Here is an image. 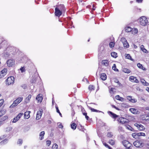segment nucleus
<instances>
[{
  "label": "nucleus",
  "instance_id": "f257e3e1",
  "mask_svg": "<svg viewBox=\"0 0 149 149\" xmlns=\"http://www.w3.org/2000/svg\"><path fill=\"white\" fill-rule=\"evenodd\" d=\"M139 23L140 25L142 26H145L148 24V18L145 16H142L139 19Z\"/></svg>",
  "mask_w": 149,
  "mask_h": 149
},
{
  "label": "nucleus",
  "instance_id": "f03ea898",
  "mask_svg": "<svg viewBox=\"0 0 149 149\" xmlns=\"http://www.w3.org/2000/svg\"><path fill=\"white\" fill-rule=\"evenodd\" d=\"M23 99L22 97H18L13 102V103L9 107L13 108L15 107L23 100Z\"/></svg>",
  "mask_w": 149,
  "mask_h": 149
},
{
  "label": "nucleus",
  "instance_id": "7ed1b4c3",
  "mask_svg": "<svg viewBox=\"0 0 149 149\" xmlns=\"http://www.w3.org/2000/svg\"><path fill=\"white\" fill-rule=\"evenodd\" d=\"M15 78L13 76L8 77L5 81L6 85L8 86L13 85L14 83Z\"/></svg>",
  "mask_w": 149,
  "mask_h": 149
},
{
  "label": "nucleus",
  "instance_id": "20e7f679",
  "mask_svg": "<svg viewBox=\"0 0 149 149\" xmlns=\"http://www.w3.org/2000/svg\"><path fill=\"white\" fill-rule=\"evenodd\" d=\"M133 144L137 148H142L144 145V143L142 141L138 140L135 141L133 143Z\"/></svg>",
  "mask_w": 149,
  "mask_h": 149
},
{
  "label": "nucleus",
  "instance_id": "39448f33",
  "mask_svg": "<svg viewBox=\"0 0 149 149\" xmlns=\"http://www.w3.org/2000/svg\"><path fill=\"white\" fill-rule=\"evenodd\" d=\"M117 121L121 124L127 123H128V120L127 119L123 117L118 118Z\"/></svg>",
  "mask_w": 149,
  "mask_h": 149
},
{
  "label": "nucleus",
  "instance_id": "423d86ee",
  "mask_svg": "<svg viewBox=\"0 0 149 149\" xmlns=\"http://www.w3.org/2000/svg\"><path fill=\"white\" fill-rule=\"evenodd\" d=\"M129 80L133 83H138L139 82V80L137 79V77L133 76H130L129 78Z\"/></svg>",
  "mask_w": 149,
  "mask_h": 149
},
{
  "label": "nucleus",
  "instance_id": "0eeeda50",
  "mask_svg": "<svg viewBox=\"0 0 149 149\" xmlns=\"http://www.w3.org/2000/svg\"><path fill=\"white\" fill-rule=\"evenodd\" d=\"M7 71V69L4 68L0 72V79L3 78L6 74Z\"/></svg>",
  "mask_w": 149,
  "mask_h": 149
},
{
  "label": "nucleus",
  "instance_id": "6e6552de",
  "mask_svg": "<svg viewBox=\"0 0 149 149\" xmlns=\"http://www.w3.org/2000/svg\"><path fill=\"white\" fill-rule=\"evenodd\" d=\"M134 125L136 126L137 129L140 131H143L144 130L145 128V127L141 124H139L137 123H136L134 124Z\"/></svg>",
  "mask_w": 149,
  "mask_h": 149
},
{
  "label": "nucleus",
  "instance_id": "1a4fd4ad",
  "mask_svg": "<svg viewBox=\"0 0 149 149\" xmlns=\"http://www.w3.org/2000/svg\"><path fill=\"white\" fill-rule=\"evenodd\" d=\"M55 8H57L62 12L65 11V8L63 5L60 4L59 5L56 6Z\"/></svg>",
  "mask_w": 149,
  "mask_h": 149
},
{
  "label": "nucleus",
  "instance_id": "9d476101",
  "mask_svg": "<svg viewBox=\"0 0 149 149\" xmlns=\"http://www.w3.org/2000/svg\"><path fill=\"white\" fill-rule=\"evenodd\" d=\"M8 66L12 67L15 65V60L13 59H9L6 62Z\"/></svg>",
  "mask_w": 149,
  "mask_h": 149
},
{
  "label": "nucleus",
  "instance_id": "9b49d317",
  "mask_svg": "<svg viewBox=\"0 0 149 149\" xmlns=\"http://www.w3.org/2000/svg\"><path fill=\"white\" fill-rule=\"evenodd\" d=\"M43 112V111L42 109L37 111L36 117V120H39L41 118Z\"/></svg>",
  "mask_w": 149,
  "mask_h": 149
},
{
  "label": "nucleus",
  "instance_id": "f8f14e48",
  "mask_svg": "<svg viewBox=\"0 0 149 149\" xmlns=\"http://www.w3.org/2000/svg\"><path fill=\"white\" fill-rule=\"evenodd\" d=\"M121 40L123 42V45L124 47L127 48L129 47V44L125 38H122Z\"/></svg>",
  "mask_w": 149,
  "mask_h": 149
},
{
  "label": "nucleus",
  "instance_id": "ddd939ff",
  "mask_svg": "<svg viewBox=\"0 0 149 149\" xmlns=\"http://www.w3.org/2000/svg\"><path fill=\"white\" fill-rule=\"evenodd\" d=\"M23 115V113H19L16 117L15 118L13 119L12 122L14 123L16 122L19 119V118Z\"/></svg>",
  "mask_w": 149,
  "mask_h": 149
},
{
  "label": "nucleus",
  "instance_id": "4468645a",
  "mask_svg": "<svg viewBox=\"0 0 149 149\" xmlns=\"http://www.w3.org/2000/svg\"><path fill=\"white\" fill-rule=\"evenodd\" d=\"M108 113L111 118L115 119L119 116L117 115L111 111H108Z\"/></svg>",
  "mask_w": 149,
  "mask_h": 149
},
{
  "label": "nucleus",
  "instance_id": "2eb2a0df",
  "mask_svg": "<svg viewBox=\"0 0 149 149\" xmlns=\"http://www.w3.org/2000/svg\"><path fill=\"white\" fill-rule=\"evenodd\" d=\"M62 12L58 10H57V8L55 9L54 14L56 16L59 17L62 15Z\"/></svg>",
  "mask_w": 149,
  "mask_h": 149
},
{
  "label": "nucleus",
  "instance_id": "dca6fc26",
  "mask_svg": "<svg viewBox=\"0 0 149 149\" xmlns=\"http://www.w3.org/2000/svg\"><path fill=\"white\" fill-rule=\"evenodd\" d=\"M128 100L132 103H135L137 102V100L134 98H132V97L131 96H128L127 97Z\"/></svg>",
  "mask_w": 149,
  "mask_h": 149
},
{
  "label": "nucleus",
  "instance_id": "f3484780",
  "mask_svg": "<svg viewBox=\"0 0 149 149\" xmlns=\"http://www.w3.org/2000/svg\"><path fill=\"white\" fill-rule=\"evenodd\" d=\"M81 109L82 114L83 115L85 116L86 119L87 120H88L89 119V117L87 115V113H86V111L84 109V108H81Z\"/></svg>",
  "mask_w": 149,
  "mask_h": 149
},
{
  "label": "nucleus",
  "instance_id": "a211bd4d",
  "mask_svg": "<svg viewBox=\"0 0 149 149\" xmlns=\"http://www.w3.org/2000/svg\"><path fill=\"white\" fill-rule=\"evenodd\" d=\"M36 99L38 102H41L42 100V95L41 94H38L36 96Z\"/></svg>",
  "mask_w": 149,
  "mask_h": 149
},
{
  "label": "nucleus",
  "instance_id": "6ab92c4d",
  "mask_svg": "<svg viewBox=\"0 0 149 149\" xmlns=\"http://www.w3.org/2000/svg\"><path fill=\"white\" fill-rule=\"evenodd\" d=\"M141 119L144 121H148L149 120V116L146 115H143L141 116Z\"/></svg>",
  "mask_w": 149,
  "mask_h": 149
},
{
  "label": "nucleus",
  "instance_id": "aec40b11",
  "mask_svg": "<svg viewBox=\"0 0 149 149\" xmlns=\"http://www.w3.org/2000/svg\"><path fill=\"white\" fill-rule=\"evenodd\" d=\"M101 63L103 65L107 67L109 65V62L108 60H103L102 61Z\"/></svg>",
  "mask_w": 149,
  "mask_h": 149
},
{
  "label": "nucleus",
  "instance_id": "412c9836",
  "mask_svg": "<svg viewBox=\"0 0 149 149\" xmlns=\"http://www.w3.org/2000/svg\"><path fill=\"white\" fill-rule=\"evenodd\" d=\"M31 111H26L24 113V118L25 119H28L30 116V113Z\"/></svg>",
  "mask_w": 149,
  "mask_h": 149
},
{
  "label": "nucleus",
  "instance_id": "4be33fe9",
  "mask_svg": "<svg viewBox=\"0 0 149 149\" xmlns=\"http://www.w3.org/2000/svg\"><path fill=\"white\" fill-rule=\"evenodd\" d=\"M100 77L102 80H105L106 79L107 76L105 73H102L100 75Z\"/></svg>",
  "mask_w": 149,
  "mask_h": 149
},
{
  "label": "nucleus",
  "instance_id": "5701e85b",
  "mask_svg": "<svg viewBox=\"0 0 149 149\" xmlns=\"http://www.w3.org/2000/svg\"><path fill=\"white\" fill-rule=\"evenodd\" d=\"M122 71L125 73L129 74L131 72V70L128 68H124L122 69Z\"/></svg>",
  "mask_w": 149,
  "mask_h": 149
},
{
  "label": "nucleus",
  "instance_id": "b1692460",
  "mask_svg": "<svg viewBox=\"0 0 149 149\" xmlns=\"http://www.w3.org/2000/svg\"><path fill=\"white\" fill-rule=\"evenodd\" d=\"M130 112H131L132 113L134 114H136L137 113V112L138 111L137 110L134 108H131L130 109Z\"/></svg>",
  "mask_w": 149,
  "mask_h": 149
},
{
  "label": "nucleus",
  "instance_id": "393cba45",
  "mask_svg": "<svg viewBox=\"0 0 149 149\" xmlns=\"http://www.w3.org/2000/svg\"><path fill=\"white\" fill-rule=\"evenodd\" d=\"M45 134L44 131H42L40 132L39 134V139L40 140H42L44 138V136Z\"/></svg>",
  "mask_w": 149,
  "mask_h": 149
},
{
  "label": "nucleus",
  "instance_id": "a878e982",
  "mask_svg": "<svg viewBox=\"0 0 149 149\" xmlns=\"http://www.w3.org/2000/svg\"><path fill=\"white\" fill-rule=\"evenodd\" d=\"M141 82L143 85L147 86L148 85V83L146 82L143 79H140Z\"/></svg>",
  "mask_w": 149,
  "mask_h": 149
},
{
  "label": "nucleus",
  "instance_id": "bb28decb",
  "mask_svg": "<svg viewBox=\"0 0 149 149\" xmlns=\"http://www.w3.org/2000/svg\"><path fill=\"white\" fill-rule=\"evenodd\" d=\"M77 128V129L79 130L84 132L85 129H84V126H82L81 125H79L78 126Z\"/></svg>",
  "mask_w": 149,
  "mask_h": 149
},
{
  "label": "nucleus",
  "instance_id": "cd10ccee",
  "mask_svg": "<svg viewBox=\"0 0 149 149\" xmlns=\"http://www.w3.org/2000/svg\"><path fill=\"white\" fill-rule=\"evenodd\" d=\"M140 48L141 50L144 53H148V52L147 50L144 47V46L143 45H141Z\"/></svg>",
  "mask_w": 149,
  "mask_h": 149
},
{
  "label": "nucleus",
  "instance_id": "c85d7f7f",
  "mask_svg": "<svg viewBox=\"0 0 149 149\" xmlns=\"http://www.w3.org/2000/svg\"><path fill=\"white\" fill-rule=\"evenodd\" d=\"M88 89L90 91H94L95 89V87L93 85H90L88 87Z\"/></svg>",
  "mask_w": 149,
  "mask_h": 149
},
{
  "label": "nucleus",
  "instance_id": "c756f323",
  "mask_svg": "<svg viewBox=\"0 0 149 149\" xmlns=\"http://www.w3.org/2000/svg\"><path fill=\"white\" fill-rule=\"evenodd\" d=\"M125 57L126 58H127L128 59H130L132 61H134V59H133V58H132V57L130 54H125Z\"/></svg>",
  "mask_w": 149,
  "mask_h": 149
},
{
  "label": "nucleus",
  "instance_id": "7c9ffc66",
  "mask_svg": "<svg viewBox=\"0 0 149 149\" xmlns=\"http://www.w3.org/2000/svg\"><path fill=\"white\" fill-rule=\"evenodd\" d=\"M137 67L143 70H146V69L145 68L143 67L142 65L140 64V63H138L137 64Z\"/></svg>",
  "mask_w": 149,
  "mask_h": 149
},
{
  "label": "nucleus",
  "instance_id": "2f4dec72",
  "mask_svg": "<svg viewBox=\"0 0 149 149\" xmlns=\"http://www.w3.org/2000/svg\"><path fill=\"white\" fill-rule=\"evenodd\" d=\"M116 99L118 100L123 101L124 100V98L122 97H120L119 95H117L115 96Z\"/></svg>",
  "mask_w": 149,
  "mask_h": 149
},
{
  "label": "nucleus",
  "instance_id": "473e14b6",
  "mask_svg": "<svg viewBox=\"0 0 149 149\" xmlns=\"http://www.w3.org/2000/svg\"><path fill=\"white\" fill-rule=\"evenodd\" d=\"M31 97V95H29L27 97H26L25 99V102L26 103H28L29 102L30 100Z\"/></svg>",
  "mask_w": 149,
  "mask_h": 149
},
{
  "label": "nucleus",
  "instance_id": "72a5a7b5",
  "mask_svg": "<svg viewBox=\"0 0 149 149\" xmlns=\"http://www.w3.org/2000/svg\"><path fill=\"white\" fill-rule=\"evenodd\" d=\"M133 30V29L131 27L129 26L127 27L125 29V31L126 32H132Z\"/></svg>",
  "mask_w": 149,
  "mask_h": 149
},
{
  "label": "nucleus",
  "instance_id": "f704fd0d",
  "mask_svg": "<svg viewBox=\"0 0 149 149\" xmlns=\"http://www.w3.org/2000/svg\"><path fill=\"white\" fill-rule=\"evenodd\" d=\"M132 136L135 139H138L139 138V136H138V133H133L132 134Z\"/></svg>",
  "mask_w": 149,
  "mask_h": 149
},
{
  "label": "nucleus",
  "instance_id": "c9c22d12",
  "mask_svg": "<svg viewBox=\"0 0 149 149\" xmlns=\"http://www.w3.org/2000/svg\"><path fill=\"white\" fill-rule=\"evenodd\" d=\"M77 125L75 123H73L71 125V128L72 129L74 130L77 127Z\"/></svg>",
  "mask_w": 149,
  "mask_h": 149
},
{
  "label": "nucleus",
  "instance_id": "e433bc0d",
  "mask_svg": "<svg viewBox=\"0 0 149 149\" xmlns=\"http://www.w3.org/2000/svg\"><path fill=\"white\" fill-rule=\"evenodd\" d=\"M115 88H111L109 90V93L112 94H113L116 92L115 91Z\"/></svg>",
  "mask_w": 149,
  "mask_h": 149
},
{
  "label": "nucleus",
  "instance_id": "4c0bfd02",
  "mask_svg": "<svg viewBox=\"0 0 149 149\" xmlns=\"http://www.w3.org/2000/svg\"><path fill=\"white\" fill-rule=\"evenodd\" d=\"M117 53L114 52H112L111 53V55L112 57L116 58L117 56Z\"/></svg>",
  "mask_w": 149,
  "mask_h": 149
},
{
  "label": "nucleus",
  "instance_id": "58836bf2",
  "mask_svg": "<svg viewBox=\"0 0 149 149\" xmlns=\"http://www.w3.org/2000/svg\"><path fill=\"white\" fill-rule=\"evenodd\" d=\"M6 113L5 111L1 109L0 110V118L4 115Z\"/></svg>",
  "mask_w": 149,
  "mask_h": 149
},
{
  "label": "nucleus",
  "instance_id": "ea45409f",
  "mask_svg": "<svg viewBox=\"0 0 149 149\" xmlns=\"http://www.w3.org/2000/svg\"><path fill=\"white\" fill-rule=\"evenodd\" d=\"M89 108L91 110V111L92 112H100V111L95 109L93 108H92L91 107H89Z\"/></svg>",
  "mask_w": 149,
  "mask_h": 149
},
{
  "label": "nucleus",
  "instance_id": "a19ab883",
  "mask_svg": "<svg viewBox=\"0 0 149 149\" xmlns=\"http://www.w3.org/2000/svg\"><path fill=\"white\" fill-rule=\"evenodd\" d=\"M138 32V29L136 28H134L133 29V30L132 31V33L134 34H136Z\"/></svg>",
  "mask_w": 149,
  "mask_h": 149
},
{
  "label": "nucleus",
  "instance_id": "79ce46f5",
  "mask_svg": "<svg viewBox=\"0 0 149 149\" xmlns=\"http://www.w3.org/2000/svg\"><path fill=\"white\" fill-rule=\"evenodd\" d=\"M112 69L115 71H118V69L116 68V65L115 64H113V66L112 67Z\"/></svg>",
  "mask_w": 149,
  "mask_h": 149
},
{
  "label": "nucleus",
  "instance_id": "37998d69",
  "mask_svg": "<svg viewBox=\"0 0 149 149\" xmlns=\"http://www.w3.org/2000/svg\"><path fill=\"white\" fill-rule=\"evenodd\" d=\"M138 136H139H139H146L145 134L143 132H139L138 133Z\"/></svg>",
  "mask_w": 149,
  "mask_h": 149
},
{
  "label": "nucleus",
  "instance_id": "c03bdc74",
  "mask_svg": "<svg viewBox=\"0 0 149 149\" xmlns=\"http://www.w3.org/2000/svg\"><path fill=\"white\" fill-rule=\"evenodd\" d=\"M52 148L53 149H58V145L56 143H54L52 146Z\"/></svg>",
  "mask_w": 149,
  "mask_h": 149
},
{
  "label": "nucleus",
  "instance_id": "a18cd8bd",
  "mask_svg": "<svg viewBox=\"0 0 149 149\" xmlns=\"http://www.w3.org/2000/svg\"><path fill=\"white\" fill-rule=\"evenodd\" d=\"M115 45L114 42H111L109 43V45L111 48H112L114 47Z\"/></svg>",
  "mask_w": 149,
  "mask_h": 149
},
{
  "label": "nucleus",
  "instance_id": "49530a36",
  "mask_svg": "<svg viewBox=\"0 0 149 149\" xmlns=\"http://www.w3.org/2000/svg\"><path fill=\"white\" fill-rule=\"evenodd\" d=\"M109 143L112 145H113L115 144V141L111 139L109 141Z\"/></svg>",
  "mask_w": 149,
  "mask_h": 149
},
{
  "label": "nucleus",
  "instance_id": "de8ad7c7",
  "mask_svg": "<svg viewBox=\"0 0 149 149\" xmlns=\"http://www.w3.org/2000/svg\"><path fill=\"white\" fill-rule=\"evenodd\" d=\"M20 70L22 73L24 72L25 71V68L24 67H21L20 68Z\"/></svg>",
  "mask_w": 149,
  "mask_h": 149
},
{
  "label": "nucleus",
  "instance_id": "09e8293b",
  "mask_svg": "<svg viewBox=\"0 0 149 149\" xmlns=\"http://www.w3.org/2000/svg\"><path fill=\"white\" fill-rule=\"evenodd\" d=\"M104 145L107 148H108L109 149H112V148L110 147L106 143H103Z\"/></svg>",
  "mask_w": 149,
  "mask_h": 149
},
{
  "label": "nucleus",
  "instance_id": "8fccbe9b",
  "mask_svg": "<svg viewBox=\"0 0 149 149\" xmlns=\"http://www.w3.org/2000/svg\"><path fill=\"white\" fill-rule=\"evenodd\" d=\"M8 116H4L3 117H2L1 118V120L3 121H4L8 119Z\"/></svg>",
  "mask_w": 149,
  "mask_h": 149
},
{
  "label": "nucleus",
  "instance_id": "3c124183",
  "mask_svg": "<svg viewBox=\"0 0 149 149\" xmlns=\"http://www.w3.org/2000/svg\"><path fill=\"white\" fill-rule=\"evenodd\" d=\"M23 141L22 139H19L17 141V143L21 145Z\"/></svg>",
  "mask_w": 149,
  "mask_h": 149
},
{
  "label": "nucleus",
  "instance_id": "603ef678",
  "mask_svg": "<svg viewBox=\"0 0 149 149\" xmlns=\"http://www.w3.org/2000/svg\"><path fill=\"white\" fill-rule=\"evenodd\" d=\"M58 127L59 128L63 129V126L61 123H58Z\"/></svg>",
  "mask_w": 149,
  "mask_h": 149
},
{
  "label": "nucleus",
  "instance_id": "864d4df0",
  "mask_svg": "<svg viewBox=\"0 0 149 149\" xmlns=\"http://www.w3.org/2000/svg\"><path fill=\"white\" fill-rule=\"evenodd\" d=\"M107 136L109 137H111L113 135L111 132H108L107 134Z\"/></svg>",
  "mask_w": 149,
  "mask_h": 149
},
{
  "label": "nucleus",
  "instance_id": "5fc2aeb1",
  "mask_svg": "<svg viewBox=\"0 0 149 149\" xmlns=\"http://www.w3.org/2000/svg\"><path fill=\"white\" fill-rule=\"evenodd\" d=\"M51 143V141L50 140H47L46 141V144L48 146H49Z\"/></svg>",
  "mask_w": 149,
  "mask_h": 149
},
{
  "label": "nucleus",
  "instance_id": "6e6d98bb",
  "mask_svg": "<svg viewBox=\"0 0 149 149\" xmlns=\"http://www.w3.org/2000/svg\"><path fill=\"white\" fill-rule=\"evenodd\" d=\"M4 102V101L3 99H1L0 100V106L1 107V106L3 104Z\"/></svg>",
  "mask_w": 149,
  "mask_h": 149
},
{
  "label": "nucleus",
  "instance_id": "4d7b16f0",
  "mask_svg": "<svg viewBox=\"0 0 149 149\" xmlns=\"http://www.w3.org/2000/svg\"><path fill=\"white\" fill-rule=\"evenodd\" d=\"M111 106L112 107V108L115 109H116L117 110H120V109L116 107L115 106L113 105H111Z\"/></svg>",
  "mask_w": 149,
  "mask_h": 149
},
{
  "label": "nucleus",
  "instance_id": "13d9d810",
  "mask_svg": "<svg viewBox=\"0 0 149 149\" xmlns=\"http://www.w3.org/2000/svg\"><path fill=\"white\" fill-rule=\"evenodd\" d=\"M4 56L6 57H8L10 56V54L7 52L5 53L4 54Z\"/></svg>",
  "mask_w": 149,
  "mask_h": 149
},
{
  "label": "nucleus",
  "instance_id": "bf43d9fd",
  "mask_svg": "<svg viewBox=\"0 0 149 149\" xmlns=\"http://www.w3.org/2000/svg\"><path fill=\"white\" fill-rule=\"evenodd\" d=\"M125 127L127 129L130 130V128H131V127L128 125H125Z\"/></svg>",
  "mask_w": 149,
  "mask_h": 149
},
{
  "label": "nucleus",
  "instance_id": "052dcab7",
  "mask_svg": "<svg viewBox=\"0 0 149 149\" xmlns=\"http://www.w3.org/2000/svg\"><path fill=\"white\" fill-rule=\"evenodd\" d=\"M56 112L58 113L60 111L58 109V108L57 106H56Z\"/></svg>",
  "mask_w": 149,
  "mask_h": 149
},
{
  "label": "nucleus",
  "instance_id": "680f3d73",
  "mask_svg": "<svg viewBox=\"0 0 149 149\" xmlns=\"http://www.w3.org/2000/svg\"><path fill=\"white\" fill-rule=\"evenodd\" d=\"M146 147L148 149H149V143H147L145 144Z\"/></svg>",
  "mask_w": 149,
  "mask_h": 149
},
{
  "label": "nucleus",
  "instance_id": "e2e57ef3",
  "mask_svg": "<svg viewBox=\"0 0 149 149\" xmlns=\"http://www.w3.org/2000/svg\"><path fill=\"white\" fill-rule=\"evenodd\" d=\"M96 7L94 4L93 5V7L92 9V10L94 11Z\"/></svg>",
  "mask_w": 149,
  "mask_h": 149
},
{
  "label": "nucleus",
  "instance_id": "0e129e2a",
  "mask_svg": "<svg viewBox=\"0 0 149 149\" xmlns=\"http://www.w3.org/2000/svg\"><path fill=\"white\" fill-rule=\"evenodd\" d=\"M136 1L138 3H141L142 2L143 0H136Z\"/></svg>",
  "mask_w": 149,
  "mask_h": 149
},
{
  "label": "nucleus",
  "instance_id": "69168bd1",
  "mask_svg": "<svg viewBox=\"0 0 149 149\" xmlns=\"http://www.w3.org/2000/svg\"><path fill=\"white\" fill-rule=\"evenodd\" d=\"M137 11L138 12H140L141 11V9L140 8H137Z\"/></svg>",
  "mask_w": 149,
  "mask_h": 149
},
{
  "label": "nucleus",
  "instance_id": "338daca9",
  "mask_svg": "<svg viewBox=\"0 0 149 149\" xmlns=\"http://www.w3.org/2000/svg\"><path fill=\"white\" fill-rule=\"evenodd\" d=\"M47 122L48 124H50L52 123V121L51 120H47Z\"/></svg>",
  "mask_w": 149,
  "mask_h": 149
},
{
  "label": "nucleus",
  "instance_id": "774afa93",
  "mask_svg": "<svg viewBox=\"0 0 149 149\" xmlns=\"http://www.w3.org/2000/svg\"><path fill=\"white\" fill-rule=\"evenodd\" d=\"M146 90L149 93V87H147L146 88Z\"/></svg>",
  "mask_w": 149,
  "mask_h": 149
}]
</instances>
